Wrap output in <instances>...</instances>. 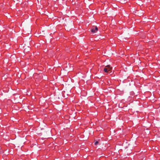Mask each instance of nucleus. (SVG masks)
Segmentation results:
<instances>
[{"label": "nucleus", "instance_id": "3", "mask_svg": "<svg viewBox=\"0 0 160 160\" xmlns=\"http://www.w3.org/2000/svg\"><path fill=\"white\" fill-rule=\"evenodd\" d=\"M98 141H96L95 142V143H94V144L95 145H97L98 143Z\"/></svg>", "mask_w": 160, "mask_h": 160}, {"label": "nucleus", "instance_id": "1", "mask_svg": "<svg viewBox=\"0 0 160 160\" xmlns=\"http://www.w3.org/2000/svg\"><path fill=\"white\" fill-rule=\"evenodd\" d=\"M111 69L112 68L109 65L106 67L104 69V71L106 72H111Z\"/></svg>", "mask_w": 160, "mask_h": 160}, {"label": "nucleus", "instance_id": "2", "mask_svg": "<svg viewBox=\"0 0 160 160\" xmlns=\"http://www.w3.org/2000/svg\"><path fill=\"white\" fill-rule=\"evenodd\" d=\"M98 30V28L97 27H93L91 29V32L93 33H94L96 32Z\"/></svg>", "mask_w": 160, "mask_h": 160}]
</instances>
